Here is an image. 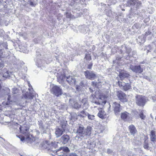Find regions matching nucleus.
<instances>
[{
  "label": "nucleus",
  "mask_w": 156,
  "mask_h": 156,
  "mask_svg": "<svg viewBox=\"0 0 156 156\" xmlns=\"http://www.w3.org/2000/svg\"><path fill=\"white\" fill-rule=\"evenodd\" d=\"M91 127L90 126L85 129L83 125L79 126L77 128L76 133L77 134L76 138L79 140H81L86 138L87 136L90 133Z\"/></svg>",
  "instance_id": "1"
},
{
  "label": "nucleus",
  "mask_w": 156,
  "mask_h": 156,
  "mask_svg": "<svg viewBox=\"0 0 156 156\" xmlns=\"http://www.w3.org/2000/svg\"><path fill=\"white\" fill-rule=\"evenodd\" d=\"M70 151L67 147H60L56 152L58 156H78L76 153H72L69 155L68 153Z\"/></svg>",
  "instance_id": "2"
},
{
  "label": "nucleus",
  "mask_w": 156,
  "mask_h": 156,
  "mask_svg": "<svg viewBox=\"0 0 156 156\" xmlns=\"http://www.w3.org/2000/svg\"><path fill=\"white\" fill-rule=\"evenodd\" d=\"M118 83L119 87L125 91H126L131 89L130 83H125L123 81H118Z\"/></svg>",
  "instance_id": "3"
},
{
  "label": "nucleus",
  "mask_w": 156,
  "mask_h": 156,
  "mask_svg": "<svg viewBox=\"0 0 156 156\" xmlns=\"http://www.w3.org/2000/svg\"><path fill=\"white\" fill-rule=\"evenodd\" d=\"M84 75L86 79L90 80H94L97 77V75L93 71L87 70L84 72Z\"/></svg>",
  "instance_id": "4"
},
{
  "label": "nucleus",
  "mask_w": 156,
  "mask_h": 156,
  "mask_svg": "<svg viewBox=\"0 0 156 156\" xmlns=\"http://www.w3.org/2000/svg\"><path fill=\"white\" fill-rule=\"evenodd\" d=\"M51 92L56 96L58 97L62 94V90L59 87L54 86L51 89Z\"/></svg>",
  "instance_id": "5"
},
{
  "label": "nucleus",
  "mask_w": 156,
  "mask_h": 156,
  "mask_svg": "<svg viewBox=\"0 0 156 156\" xmlns=\"http://www.w3.org/2000/svg\"><path fill=\"white\" fill-rule=\"evenodd\" d=\"M130 69L133 72L136 73L140 74L143 71V69L140 65L133 66L131 65Z\"/></svg>",
  "instance_id": "6"
},
{
  "label": "nucleus",
  "mask_w": 156,
  "mask_h": 156,
  "mask_svg": "<svg viewBox=\"0 0 156 156\" xmlns=\"http://www.w3.org/2000/svg\"><path fill=\"white\" fill-rule=\"evenodd\" d=\"M19 129L21 133L26 136V138H29L30 134L29 132V128L28 126H26L25 125H23L22 126H20Z\"/></svg>",
  "instance_id": "7"
},
{
  "label": "nucleus",
  "mask_w": 156,
  "mask_h": 156,
  "mask_svg": "<svg viewBox=\"0 0 156 156\" xmlns=\"http://www.w3.org/2000/svg\"><path fill=\"white\" fill-rule=\"evenodd\" d=\"M61 128H58L56 129L55 134L57 137L61 136L66 129V124H61Z\"/></svg>",
  "instance_id": "8"
},
{
  "label": "nucleus",
  "mask_w": 156,
  "mask_h": 156,
  "mask_svg": "<svg viewBox=\"0 0 156 156\" xmlns=\"http://www.w3.org/2000/svg\"><path fill=\"white\" fill-rule=\"evenodd\" d=\"M130 76L129 74L125 71H122L119 73V76L120 80L122 81L125 78H129Z\"/></svg>",
  "instance_id": "9"
},
{
  "label": "nucleus",
  "mask_w": 156,
  "mask_h": 156,
  "mask_svg": "<svg viewBox=\"0 0 156 156\" xmlns=\"http://www.w3.org/2000/svg\"><path fill=\"white\" fill-rule=\"evenodd\" d=\"M69 104L70 105L76 109L79 108L81 106L75 101L74 98H72L69 100Z\"/></svg>",
  "instance_id": "10"
},
{
  "label": "nucleus",
  "mask_w": 156,
  "mask_h": 156,
  "mask_svg": "<svg viewBox=\"0 0 156 156\" xmlns=\"http://www.w3.org/2000/svg\"><path fill=\"white\" fill-rule=\"evenodd\" d=\"M113 107L115 115H117L119 114L121 111L120 104L115 102L113 103Z\"/></svg>",
  "instance_id": "11"
},
{
  "label": "nucleus",
  "mask_w": 156,
  "mask_h": 156,
  "mask_svg": "<svg viewBox=\"0 0 156 156\" xmlns=\"http://www.w3.org/2000/svg\"><path fill=\"white\" fill-rule=\"evenodd\" d=\"M66 81L71 86H74L76 83L75 78L72 76H69L66 77Z\"/></svg>",
  "instance_id": "12"
},
{
  "label": "nucleus",
  "mask_w": 156,
  "mask_h": 156,
  "mask_svg": "<svg viewBox=\"0 0 156 156\" xmlns=\"http://www.w3.org/2000/svg\"><path fill=\"white\" fill-rule=\"evenodd\" d=\"M70 138L69 136L64 134L62 136L60 139L61 142L64 144L68 143L69 141Z\"/></svg>",
  "instance_id": "13"
},
{
  "label": "nucleus",
  "mask_w": 156,
  "mask_h": 156,
  "mask_svg": "<svg viewBox=\"0 0 156 156\" xmlns=\"http://www.w3.org/2000/svg\"><path fill=\"white\" fill-rule=\"evenodd\" d=\"M136 104L139 106H143L146 102L145 98H136Z\"/></svg>",
  "instance_id": "14"
},
{
  "label": "nucleus",
  "mask_w": 156,
  "mask_h": 156,
  "mask_svg": "<svg viewBox=\"0 0 156 156\" xmlns=\"http://www.w3.org/2000/svg\"><path fill=\"white\" fill-rule=\"evenodd\" d=\"M12 94L13 97H17L20 94V91L16 88H13L12 89Z\"/></svg>",
  "instance_id": "15"
},
{
  "label": "nucleus",
  "mask_w": 156,
  "mask_h": 156,
  "mask_svg": "<svg viewBox=\"0 0 156 156\" xmlns=\"http://www.w3.org/2000/svg\"><path fill=\"white\" fill-rule=\"evenodd\" d=\"M129 131L131 135L133 136L137 132L135 126L133 125H130L129 126Z\"/></svg>",
  "instance_id": "16"
},
{
  "label": "nucleus",
  "mask_w": 156,
  "mask_h": 156,
  "mask_svg": "<svg viewBox=\"0 0 156 156\" xmlns=\"http://www.w3.org/2000/svg\"><path fill=\"white\" fill-rule=\"evenodd\" d=\"M150 139L152 142H154L156 140L155 132L152 130L150 132Z\"/></svg>",
  "instance_id": "17"
},
{
  "label": "nucleus",
  "mask_w": 156,
  "mask_h": 156,
  "mask_svg": "<svg viewBox=\"0 0 156 156\" xmlns=\"http://www.w3.org/2000/svg\"><path fill=\"white\" fill-rule=\"evenodd\" d=\"M116 94L118 98H125L126 97V94L121 90L117 91Z\"/></svg>",
  "instance_id": "18"
},
{
  "label": "nucleus",
  "mask_w": 156,
  "mask_h": 156,
  "mask_svg": "<svg viewBox=\"0 0 156 156\" xmlns=\"http://www.w3.org/2000/svg\"><path fill=\"white\" fill-rule=\"evenodd\" d=\"M98 115L99 117L102 119H104L105 118V112L103 110L99 111L98 114Z\"/></svg>",
  "instance_id": "19"
},
{
  "label": "nucleus",
  "mask_w": 156,
  "mask_h": 156,
  "mask_svg": "<svg viewBox=\"0 0 156 156\" xmlns=\"http://www.w3.org/2000/svg\"><path fill=\"white\" fill-rule=\"evenodd\" d=\"M129 114L126 112H124L121 114V118L122 119L125 120L129 116Z\"/></svg>",
  "instance_id": "20"
},
{
  "label": "nucleus",
  "mask_w": 156,
  "mask_h": 156,
  "mask_svg": "<svg viewBox=\"0 0 156 156\" xmlns=\"http://www.w3.org/2000/svg\"><path fill=\"white\" fill-rule=\"evenodd\" d=\"M144 113H145V112H144L143 110H141L140 111V113L139 114L140 117L142 120H144L146 118V115Z\"/></svg>",
  "instance_id": "21"
},
{
  "label": "nucleus",
  "mask_w": 156,
  "mask_h": 156,
  "mask_svg": "<svg viewBox=\"0 0 156 156\" xmlns=\"http://www.w3.org/2000/svg\"><path fill=\"white\" fill-rule=\"evenodd\" d=\"M87 115V113L85 112L84 111H81L78 116H79L80 117L83 118L86 117Z\"/></svg>",
  "instance_id": "22"
},
{
  "label": "nucleus",
  "mask_w": 156,
  "mask_h": 156,
  "mask_svg": "<svg viewBox=\"0 0 156 156\" xmlns=\"http://www.w3.org/2000/svg\"><path fill=\"white\" fill-rule=\"evenodd\" d=\"M84 59H85L87 61H90L91 60V58L90 54H89L88 52L86 53L84 58Z\"/></svg>",
  "instance_id": "23"
},
{
  "label": "nucleus",
  "mask_w": 156,
  "mask_h": 156,
  "mask_svg": "<svg viewBox=\"0 0 156 156\" xmlns=\"http://www.w3.org/2000/svg\"><path fill=\"white\" fill-rule=\"evenodd\" d=\"M39 128L41 131L42 132L44 133H45V129L43 125V123L42 122H40L39 124Z\"/></svg>",
  "instance_id": "24"
},
{
  "label": "nucleus",
  "mask_w": 156,
  "mask_h": 156,
  "mask_svg": "<svg viewBox=\"0 0 156 156\" xmlns=\"http://www.w3.org/2000/svg\"><path fill=\"white\" fill-rule=\"evenodd\" d=\"M10 90L8 88H6L5 90H4V94L8 95V98H11V95H10Z\"/></svg>",
  "instance_id": "25"
},
{
  "label": "nucleus",
  "mask_w": 156,
  "mask_h": 156,
  "mask_svg": "<svg viewBox=\"0 0 156 156\" xmlns=\"http://www.w3.org/2000/svg\"><path fill=\"white\" fill-rule=\"evenodd\" d=\"M143 147L145 149H149V147L148 146V140H144L143 144Z\"/></svg>",
  "instance_id": "26"
},
{
  "label": "nucleus",
  "mask_w": 156,
  "mask_h": 156,
  "mask_svg": "<svg viewBox=\"0 0 156 156\" xmlns=\"http://www.w3.org/2000/svg\"><path fill=\"white\" fill-rule=\"evenodd\" d=\"M66 17L68 18H70L73 16L71 12H66Z\"/></svg>",
  "instance_id": "27"
},
{
  "label": "nucleus",
  "mask_w": 156,
  "mask_h": 156,
  "mask_svg": "<svg viewBox=\"0 0 156 156\" xmlns=\"http://www.w3.org/2000/svg\"><path fill=\"white\" fill-rule=\"evenodd\" d=\"M66 78V76L64 74H62L59 76V78L61 79V81H63Z\"/></svg>",
  "instance_id": "28"
},
{
  "label": "nucleus",
  "mask_w": 156,
  "mask_h": 156,
  "mask_svg": "<svg viewBox=\"0 0 156 156\" xmlns=\"http://www.w3.org/2000/svg\"><path fill=\"white\" fill-rule=\"evenodd\" d=\"M30 96L31 98H37L38 97V94L35 92L31 94Z\"/></svg>",
  "instance_id": "29"
},
{
  "label": "nucleus",
  "mask_w": 156,
  "mask_h": 156,
  "mask_svg": "<svg viewBox=\"0 0 156 156\" xmlns=\"http://www.w3.org/2000/svg\"><path fill=\"white\" fill-rule=\"evenodd\" d=\"M93 65V63L92 62H90L89 64L87 65V69H91Z\"/></svg>",
  "instance_id": "30"
},
{
  "label": "nucleus",
  "mask_w": 156,
  "mask_h": 156,
  "mask_svg": "<svg viewBox=\"0 0 156 156\" xmlns=\"http://www.w3.org/2000/svg\"><path fill=\"white\" fill-rule=\"evenodd\" d=\"M87 116L89 119L93 120L94 118V116L93 115H90L87 113Z\"/></svg>",
  "instance_id": "31"
},
{
  "label": "nucleus",
  "mask_w": 156,
  "mask_h": 156,
  "mask_svg": "<svg viewBox=\"0 0 156 156\" xmlns=\"http://www.w3.org/2000/svg\"><path fill=\"white\" fill-rule=\"evenodd\" d=\"M135 0H128V3L130 5H132L134 4V5L135 3L134 2Z\"/></svg>",
  "instance_id": "32"
},
{
  "label": "nucleus",
  "mask_w": 156,
  "mask_h": 156,
  "mask_svg": "<svg viewBox=\"0 0 156 156\" xmlns=\"http://www.w3.org/2000/svg\"><path fill=\"white\" fill-rule=\"evenodd\" d=\"M120 101L122 102H126L127 101V98H119Z\"/></svg>",
  "instance_id": "33"
},
{
  "label": "nucleus",
  "mask_w": 156,
  "mask_h": 156,
  "mask_svg": "<svg viewBox=\"0 0 156 156\" xmlns=\"http://www.w3.org/2000/svg\"><path fill=\"white\" fill-rule=\"evenodd\" d=\"M151 34V32H150V31H146L144 34V36L145 37H147L149 35H150Z\"/></svg>",
  "instance_id": "34"
},
{
  "label": "nucleus",
  "mask_w": 156,
  "mask_h": 156,
  "mask_svg": "<svg viewBox=\"0 0 156 156\" xmlns=\"http://www.w3.org/2000/svg\"><path fill=\"white\" fill-rule=\"evenodd\" d=\"M10 98H8V101L5 104L6 105H9L10 104H12V103H11V102H12V101H10Z\"/></svg>",
  "instance_id": "35"
},
{
  "label": "nucleus",
  "mask_w": 156,
  "mask_h": 156,
  "mask_svg": "<svg viewBox=\"0 0 156 156\" xmlns=\"http://www.w3.org/2000/svg\"><path fill=\"white\" fill-rule=\"evenodd\" d=\"M97 82H95L94 81H92L91 82V85L92 86L94 87H96L97 86Z\"/></svg>",
  "instance_id": "36"
},
{
  "label": "nucleus",
  "mask_w": 156,
  "mask_h": 156,
  "mask_svg": "<svg viewBox=\"0 0 156 156\" xmlns=\"http://www.w3.org/2000/svg\"><path fill=\"white\" fill-rule=\"evenodd\" d=\"M4 67V64L3 62H0V69H2Z\"/></svg>",
  "instance_id": "37"
},
{
  "label": "nucleus",
  "mask_w": 156,
  "mask_h": 156,
  "mask_svg": "<svg viewBox=\"0 0 156 156\" xmlns=\"http://www.w3.org/2000/svg\"><path fill=\"white\" fill-rule=\"evenodd\" d=\"M72 118H75V119H77V115L76 114V113H73V115H72Z\"/></svg>",
  "instance_id": "38"
},
{
  "label": "nucleus",
  "mask_w": 156,
  "mask_h": 156,
  "mask_svg": "<svg viewBox=\"0 0 156 156\" xmlns=\"http://www.w3.org/2000/svg\"><path fill=\"white\" fill-rule=\"evenodd\" d=\"M29 2H30V4L31 6H35L36 5L34 4L32 2L30 1H29Z\"/></svg>",
  "instance_id": "39"
},
{
  "label": "nucleus",
  "mask_w": 156,
  "mask_h": 156,
  "mask_svg": "<svg viewBox=\"0 0 156 156\" xmlns=\"http://www.w3.org/2000/svg\"><path fill=\"white\" fill-rule=\"evenodd\" d=\"M107 152L108 153H110L111 152H112V151L111 150H110L109 149H108L107 150Z\"/></svg>",
  "instance_id": "40"
},
{
  "label": "nucleus",
  "mask_w": 156,
  "mask_h": 156,
  "mask_svg": "<svg viewBox=\"0 0 156 156\" xmlns=\"http://www.w3.org/2000/svg\"><path fill=\"white\" fill-rule=\"evenodd\" d=\"M20 138V140L21 141H23L25 139V137L24 136L21 137V138Z\"/></svg>",
  "instance_id": "41"
},
{
  "label": "nucleus",
  "mask_w": 156,
  "mask_h": 156,
  "mask_svg": "<svg viewBox=\"0 0 156 156\" xmlns=\"http://www.w3.org/2000/svg\"><path fill=\"white\" fill-rule=\"evenodd\" d=\"M152 99L153 100L154 102L156 103V98H152Z\"/></svg>",
  "instance_id": "42"
},
{
  "label": "nucleus",
  "mask_w": 156,
  "mask_h": 156,
  "mask_svg": "<svg viewBox=\"0 0 156 156\" xmlns=\"http://www.w3.org/2000/svg\"><path fill=\"white\" fill-rule=\"evenodd\" d=\"M133 113H134V114L137 115V112L136 111H134L133 112Z\"/></svg>",
  "instance_id": "43"
},
{
  "label": "nucleus",
  "mask_w": 156,
  "mask_h": 156,
  "mask_svg": "<svg viewBox=\"0 0 156 156\" xmlns=\"http://www.w3.org/2000/svg\"><path fill=\"white\" fill-rule=\"evenodd\" d=\"M67 106L66 105H64L63 106V108H66Z\"/></svg>",
  "instance_id": "44"
},
{
  "label": "nucleus",
  "mask_w": 156,
  "mask_h": 156,
  "mask_svg": "<svg viewBox=\"0 0 156 156\" xmlns=\"http://www.w3.org/2000/svg\"><path fill=\"white\" fill-rule=\"evenodd\" d=\"M95 103L97 104H100V103H99V102H96V101H95Z\"/></svg>",
  "instance_id": "45"
},
{
  "label": "nucleus",
  "mask_w": 156,
  "mask_h": 156,
  "mask_svg": "<svg viewBox=\"0 0 156 156\" xmlns=\"http://www.w3.org/2000/svg\"><path fill=\"white\" fill-rule=\"evenodd\" d=\"M24 98H28V96H27V95H26L25 96H24Z\"/></svg>",
  "instance_id": "46"
},
{
  "label": "nucleus",
  "mask_w": 156,
  "mask_h": 156,
  "mask_svg": "<svg viewBox=\"0 0 156 156\" xmlns=\"http://www.w3.org/2000/svg\"><path fill=\"white\" fill-rule=\"evenodd\" d=\"M122 11H125V10L124 9H122Z\"/></svg>",
  "instance_id": "47"
},
{
  "label": "nucleus",
  "mask_w": 156,
  "mask_h": 156,
  "mask_svg": "<svg viewBox=\"0 0 156 156\" xmlns=\"http://www.w3.org/2000/svg\"><path fill=\"white\" fill-rule=\"evenodd\" d=\"M30 84H29V87H30Z\"/></svg>",
  "instance_id": "48"
},
{
  "label": "nucleus",
  "mask_w": 156,
  "mask_h": 156,
  "mask_svg": "<svg viewBox=\"0 0 156 156\" xmlns=\"http://www.w3.org/2000/svg\"><path fill=\"white\" fill-rule=\"evenodd\" d=\"M155 58V57H154V58Z\"/></svg>",
  "instance_id": "49"
},
{
  "label": "nucleus",
  "mask_w": 156,
  "mask_h": 156,
  "mask_svg": "<svg viewBox=\"0 0 156 156\" xmlns=\"http://www.w3.org/2000/svg\"><path fill=\"white\" fill-rule=\"evenodd\" d=\"M1 56H0V58H1Z\"/></svg>",
  "instance_id": "50"
},
{
  "label": "nucleus",
  "mask_w": 156,
  "mask_h": 156,
  "mask_svg": "<svg viewBox=\"0 0 156 156\" xmlns=\"http://www.w3.org/2000/svg\"><path fill=\"white\" fill-rule=\"evenodd\" d=\"M0 138H1V137L0 136Z\"/></svg>",
  "instance_id": "51"
}]
</instances>
